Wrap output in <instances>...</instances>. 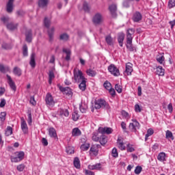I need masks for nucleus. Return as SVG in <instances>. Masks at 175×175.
I'll return each mask as SVG.
<instances>
[{
    "label": "nucleus",
    "mask_w": 175,
    "mask_h": 175,
    "mask_svg": "<svg viewBox=\"0 0 175 175\" xmlns=\"http://www.w3.org/2000/svg\"><path fill=\"white\" fill-rule=\"evenodd\" d=\"M73 79L74 82L79 84V83L85 80V77H84V74H83V72L80 70L79 68H75L73 70Z\"/></svg>",
    "instance_id": "1"
},
{
    "label": "nucleus",
    "mask_w": 175,
    "mask_h": 175,
    "mask_svg": "<svg viewBox=\"0 0 175 175\" xmlns=\"http://www.w3.org/2000/svg\"><path fill=\"white\" fill-rule=\"evenodd\" d=\"M1 21L6 25L7 28L10 31H15V29H17L18 27V23H14L13 22H9L10 18L9 17L3 16L1 18Z\"/></svg>",
    "instance_id": "2"
},
{
    "label": "nucleus",
    "mask_w": 175,
    "mask_h": 175,
    "mask_svg": "<svg viewBox=\"0 0 175 175\" xmlns=\"http://www.w3.org/2000/svg\"><path fill=\"white\" fill-rule=\"evenodd\" d=\"M94 107L96 109H102V108L109 109H110V105H109L105 100L98 99V100H95Z\"/></svg>",
    "instance_id": "3"
},
{
    "label": "nucleus",
    "mask_w": 175,
    "mask_h": 175,
    "mask_svg": "<svg viewBox=\"0 0 175 175\" xmlns=\"http://www.w3.org/2000/svg\"><path fill=\"white\" fill-rule=\"evenodd\" d=\"M45 102L46 106H49L50 107H54L55 105V101L54 100V98L51 95V93H47L45 96Z\"/></svg>",
    "instance_id": "4"
},
{
    "label": "nucleus",
    "mask_w": 175,
    "mask_h": 175,
    "mask_svg": "<svg viewBox=\"0 0 175 175\" xmlns=\"http://www.w3.org/2000/svg\"><path fill=\"white\" fill-rule=\"evenodd\" d=\"M129 128L131 132H137V129H140V123L136 120H132Z\"/></svg>",
    "instance_id": "5"
},
{
    "label": "nucleus",
    "mask_w": 175,
    "mask_h": 175,
    "mask_svg": "<svg viewBox=\"0 0 175 175\" xmlns=\"http://www.w3.org/2000/svg\"><path fill=\"white\" fill-rule=\"evenodd\" d=\"M92 21L94 24L99 25V24H102V23H103V16L102 15V14L97 12L93 16Z\"/></svg>",
    "instance_id": "6"
},
{
    "label": "nucleus",
    "mask_w": 175,
    "mask_h": 175,
    "mask_svg": "<svg viewBox=\"0 0 175 175\" xmlns=\"http://www.w3.org/2000/svg\"><path fill=\"white\" fill-rule=\"evenodd\" d=\"M108 70L109 72H111L113 76H115L118 77V76H120V70L117 68L116 65L114 64H111L110 66H108Z\"/></svg>",
    "instance_id": "7"
},
{
    "label": "nucleus",
    "mask_w": 175,
    "mask_h": 175,
    "mask_svg": "<svg viewBox=\"0 0 175 175\" xmlns=\"http://www.w3.org/2000/svg\"><path fill=\"white\" fill-rule=\"evenodd\" d=\"M21 128L22 131L25 135H27L28 133V125L27 124V122H25V120H24V118H21Z\"/></svg>",
    "instance_id": "8"
},
{
    "label": "nucleus",
    "mask_w": 175,
    "mask_h": 175,
    "mask_svg": "<svg viewBox=\"0 0 175 175\" xmlns=\"http://www.w3.org/2000/svg\"><path fill=\"white\" fill-rule=\"evenodd\" d=\"M142 18L143 16L142 15V13L139 12H135L132 17V20L134 23H139V21H142Z\"/></svg>",
    "instance_id": "9"
},
{
    "label": "nucleus",
    "mask_w": 175,
    "mask_h": 175,
    "mask_svg": "<svg viewBox=\"0 0 175 175\" xmlns=\"http://www.w3.org/2000/svg\"><path fill=\"white\" fill-rule=\"evenodd\" d=\"M132 72H133V64L130 62L126 64V70L124 72V75H126L127 76H131V75H132Z\"/></svg>",
    "instance_id": "10"
},
{
    "label": "nucleus",
    "mask_w": 175,
    "mask_h": 175,
    "mask_svg": "<svg viewBox=\"0 0 175 175\" xmlns=\"http://www.w3.org/2000/svg\"><path fill=\"white\" fill-rule=\"evenodd\" d=\"M117 145L118 149L121 151H125L126 150V147L125 146V144L124 143V140H122V137H119L117 139Z\"/></svg>",
    "instance_id": "11"
},
{
    "label": "nucleus",
    "mask_w": 175,
    "mask_h": 175,
    "mask_svg": "<svg viewBox=\"0 0 175 175\" xmlns=\"http://www.w3.org/2000/svg\"><path fill=\"white\" fill-rule=\"evenodd\" d=\"M98 133H101L102 135H105V133H107V135H110V133H113V129L109 127H99Z\"/></svg>",
    "instance_id": "12"
},
{
    "label": "nucleus",
    "mask_w": 175,
    "mask_h": 175,
    "mask_svg": "<svg viewBox=\"0 0 175 175\" xmlns=\"http://www.w3.org/2000/svg\"><path fill=\"white\" fill-rule=\"evenodd\" d=\"M7 78H8V83L10 87V88L12 90V91H14V92H16V90H17V88L16 87V83H14V81H13V79H12V77L7 75Z\"/></svg>",
    "instance_id": "13"
},
{
    "label": "nucleus",
    "mask_w": 175,
    "mask_h": 175,
    "mask_svg": "<svg viewBox=\"0 0 175 175\" xmlns=\"http://www.w3.org/2000/svg\"><path fill=\"white\" fill-rule=\"evenodd\" d=\"M125 39V34L124 33H119L118 34V42L120 47L124 46V40Z\"/></svg>",
    "instance_id": "14"
},
{
    "label": "nucleus",
    "mask_w": 175,
    "mask_h": 175,
    "mask_svg": "<svg viewBox=\"0 0 175 175\" xmlns=\"http://www.w3.org/2000/svg\"><path fill=\"white\" fill-rule=\"evenodd\" d=\"M109 9L111 16L117 17V5L116 4H112L109 5Z\"/></svg>",
    "instance_id": "15"
},
{
    "label": "nucleus",
    "mask_w": 175,
    "mask_h": 175,
    "mask_svg": "<svg viewBox=\"0 0 175 175\" xmlns=\"http://www.w3.org/2000/svg\"><path fill=\"white\" fill-rule=\"evenodd\" d=\"M13 3H14V0H8L6 5V10L8 13H12V12H13Z\"/></svg>",
    "instance_id": "16"
},
{
    "label": "nucleus",
    "mask_w": 175,
    "mask_h": 175,
    "mask_svg": "<svg viewBox=\"0 0 175 175\" xmlns=\"http://www.w3.org/2000/svg\"><path fill=\"white\" fill-rule=\"evenodd\" d=\"M135 33V29H129L126 31V40H133L132 35Z\"/></svg>",
    "instance_id": "17"
},
{
    "label": "nucleus",
    "mask_w": 175,
    "mask_h": 175,
    "mask_svg": "<svg viewBox=\"0 0 175 175\" xmlns=\"http://www.w3.org/2000/svg\"><path fill=\"white\" fill-rule=\"evenodd\" d=\"M88 169L90 170H103L102 168V164L100 163H96L95 165H89Z\"/></svg>",
    "instance_id": "18"
},
{
    "label": "nucleus",
    "mask_w": 175,
    "mask_h": 175,
    "mask_svg": "<svg viewBox=\"0 0 175 175\" xmlns=\"http://www.w3.org/2000/svg\"><path fill=\"white\" fill-rule=\"evenodd\" d=\"M36 57V54L35 53H32L30 56L29 65L31 66V68H35V66H36V62L35 61Z\"/></svg>",
    "instance_id": "19"
},
{
    "label": "nucleus",
    "mask_w": 175,
    "mask_h": 175,
    "mask_svg": "<svg viewBox=\"0 0 175 175\" xmlns=\"http://www.w3.org/2000/svg\"><path fill=\"white\" fill-rule=\"evenodd\" d=\"M63 53H65L66 54V61H70V57L72 55V51H70V49L64 48Z\"/></svg>",
    "instance_id": "20"
},
{
    "label": "nucleus",
    "mask_w": 175,
    "mask_h": 175,
    "mask_svg": "<svg viewBox=\"0 0 175 175\" xmlns=\"http://www.w3.org/2000/svg\"><path fill=\"white\" fill-rule=\"evenodd\" d=\"M79 88L81 91H85L87 89V79H84L79 82Z\"/></svg>",
    "instance_id": "21"
},
{
    "label": "nucleus",
    "mask_w": 175,
    "mask_h": 175,
    "mask_svg": "<svg viewBox=\"0 0 175 175\" xmlns=\"http://www.w3.org/2000/svg\"><path fill=\"white\" fill-rule=\"evenodd\" d=\"M90 154H93L94 157H96L99 154V150L95 145H93L90 148Z\"/></svg>",
    "instance_id": "22"
},
{
    "label": "nucleus",
    "mask_w": 175,
    "mask_h": 175,
    "mask_svg": "<svg viewBox=\"0 0 175 175\" xmlns=\"http://www.w3.org/2000/svg\"><path fill=\"white\" fill-rule=\"evenodd\" d=\"M163 53H159L156 59L159 64H161V65L165 62V56L163 55Z\"/></svg>",
    "instance_id": "23"
},
{
    "label": "nucleus",
    "mask_w": 175,
    "mask_h": 175,
    "mask_svg": "<svg viewBox=\"0 0 175 175\" xmlns=\"http://www.w3.org/2000/svg\"><path fill=\"white\" fill-rule=\"evenodd\" d=\"M59 116H60L62 118L68 117L69 116V111H68V109H60L59 110Z\"/></svg>",
    "instance_id": "24"
},
{
    "label": "nucleus",
    "mask_w": 175,
    "mask_h": 175,
    "mask_svg": "<svg viewBox=\"0 0 175 175\" xmlns=\"http://www.w3.org/2000/svg\"><path fill=\"white\" fill-rule=\"evenodd\" d=\"M98 142L101 146H106V143H107V137L102 134Z\"/></svg>",
    "instance_id": "25"
},
{
    "label": "nucleus",
    "mask_w": 175,
    "mask_h": 175,
    "mask_svg": "<svg viewBox=\"0 0 175 175\" xmlns=\"http://www.w3.org/2000/svg\"><path fill=\"white\" fill-rule=\"evenodd\" d=\"M26 41L28 43H31L32 42V30H27L26 32Z\"/></svg>",
    "instance_id": "26"
},
{
    "label": "nucleus",
    "mask_w": 175,
    "mask_h": 175,
    "mask_svg": "<svg viewBox=\"0 0 175 175\" xmlns=\"http://www.w3.org/2000/svg\"><path fill=\"white\" fill-rule=\"evenodd\" d=\"M49 135L51 137H57V131L53 127H51L49 129Z\"/></svg>",
    "instance_id": "27"
},
{
    "label": "nucleus",
    "mask_w": 175,
    "mask_h": 175,
    "mask_svg": "<svg viewBox=\"0 0 175 175\" xmlns=\"http://www.w3.org/2000/svg\"><path fill=\"white\" fill-rule=\"evenodd\" d=\"M54 31H55V29H54V27H51L50 29L48 30V35L50 42H52L53 39H54Z\"/></svg>",
    "instance_id": "28"
},
{
    "label": "nucleus",
    "mask_w": 175,
    "mask_h": 175,
    "mask_svg": "<svg viewBox=\"0 0 175 175\" xmlns=\"http://www.w3.org/2000/svg\"><path fill=\"white\" fill-rule=\"evenodd\" d=\"M157 75L159 76H165V69L162 66H159L157 68Z\"/></svg>",
    "instance_id": "29"
},
{
    "label": "nucleus",
    "mask_w": 175,
    "mask_h": 175,
    "mask_svg": "<svg viewBox=\"0 0 175 175\" xmlns=\"http://www.w3.org/2000/svg\"><path fill=\"white\" fill-rule=\"evenodd\" d=\"M126 49H128L129 51H135V47H133L132 44V40H126Z\"/></svg>",
    "instance_id": "30"
},
{
    "label": "nucleus",
    "mask_w": 175,
    "mask_h": 175,
    "mask_svg": "<svg viewBox=\"0 0 175 175\" xmlns=\"http://www.w3.org/2000/svg\"><path fill=\"white\" fill-rule=\"evenodd\" d=\"M86 73H87L88 76H90V77H95V76H96V71H95L92 69L87 70Z\"/></svg>",
    "instance_id": "31"
},
{
    "label": "nucleus",
    "mask_w": 175,
    "mask_h": 175,
    "mask_svg": "<svg viewBox=\"0 0 175 175\" xmlns=\"http://www.w3.org/2000/svg\"><path fill=\"white\" fill-rule=\"evenodd\" d=\"M47 3H49V0H39L38 1V6L40 8H44L47 6Z\"/></svg>",
    "instance_id": "32"
},
{
    "label": "nucleus",
    "mask_w": 175,
    "mask_h": 175,
    "mask_svg": "<svg viewBox=\"0 0 175 175\" xmlns=\"http://www.w3.org/2000/svg\"><path fill=\"white\" fill-rule=\"evenodd\" d=\"M59 40H63L64 42H67V40H69V35L66 33H62L59 36Z\"/></svg>",
    "instance_id": "33"
},
{
    "label": "nucleus",
    "mask_w": 175,
    "mask_h": 175,
    "mask_svg": "<svg viewBox=\"0 0 175 175\" xmlns=\"http://www.w3.org/2000/svg\"><path fill=\"white\" fill-rule=\"evenodd\" d=\"M166 158V154L165 152H160L157 157L158 161L163 162Z\"/></svg>",
    "instance_id": "34"
},
{
    "label": "nucleus",
    "mask_w": 175,
    "mask_h": 175,
    "mask_svg": "<svg viewBox=\"0 0 175 175\" xmlns=\"http://www.w3.org/2000/svg\"><path fill=\"white\" fill-rule=\"evenodd\" d=\"M105 42L109 46H113V38H111V36H107L105 37Z\"/></svg>",
    "instance_id": "35"
},
{
    "label": "nucleus",
    "mask_w": 175,
    "mask_h": 175,
    "mask_svg": "<svg viewBox=\"0 0 175 175\" xmlns=\"http://www.w3.org/2000/svg\"><path fill=\"white\" fill-rule=\"evenodd\" d=\"M72 136H80L81 135V131L79 128H75L72 133Z\"/></svg>",
    "instance_id": "36"
},
{
    "label": "nucleus",
    "mask_w": 175,
    "mask_h": 175,
    "mask_svg": "<svg viewBox=\"0 0 175 175\" xmlns=\"http://www.w3.org/2000/svg\"><path fill=\"white\" fill-rule=\"evenodd\" d=\"M74 166L77 169H80V159H79V157H75L74 159Z\"/></svg>",
    "instance_id": "37"
},
{
    "label": "nucleus",
    "mask_w": 175,
    "mask_h": 175,
    "mask_svg": "<svg viewBox=\"0 0 175 175\" xmlns=\"http://www.w3.org/2000/svg\"><path fill=\"white\" fill-rule=\"evenodd\" d=\"M154 135V130H152V129H149L147 131V133L145 135V140L146 142H147V139H148V137H150V136Z\"/></svg>",
    "instance_id": "38"
},
{
    "label": "nucleus",
    "mask_w": 175,
    "mask_h": 175,
    "mask_svg": "<svg viewBox=\"0 0 175 175\" xmlns=\"http://www.w3.org/2000/svg\"><path fill=\"white\" fill-rule=\"evenodd\" d=\"M13 72L16 76H21V69L18 67H14L13 70Z\"/></svg>",
    "instance_id": "39"
},
{
    "label": "nucleus",
    "mask_w": 175,
    "mask_h": 175,
    "mask_svg": "<svg viewBox=\"0 0 175 175\" xmlns=\"http://www.w3.org/2000/svg\"><path fill=\"white\" fill-rule=\"evenodd\" d=\"M166 139H171L172 140H174V137H173V133L170 131H167L165 133Z\"/></svg>",
    "instance_id": "40"
},
{
    "label": "nucleus",
    "mask_w": 175,
    "mask_h": 175,
    "mask_svg": "<svg viewBox=\"0 0 175 175\" xmlns=\"http://www.w3.org/2000/svg\"><path fill=\"white\" fill-rule=\"evenodd\" d=\"M23 57H28V46L27 44L23 45Z\"/></svg>",
    "instance_id": "41"
},
{
    "label": "nucleus",
    "mask_w": 175,
    "mask_h": 175,
    "mask_svg": "<svg viewBox=\"0 0 175 175\" xmlns=\"http://www.w3.org/2000/svg\"><path fill=\"white\" fill-rule=\"evenodd\" d=\"M12 133H13V129L11 126H8L5 133V136H10Z\"/></svg>",
    "instance_id": "42"
},
{
    "label": "nucleus",
    "mask_w": 175,
    "mask_h": 175,
    "mask_svg": "<svg viewBox=\"0 0 175 175\" xmlns=\"http://www.w3.org/2000/svg\"><path fill=\"white\" fill-rule=\"evenodd\" d=\"M126 151L127 152H133V151H135V148H133V145L128 144L126 145Z\"/></svg>",
    "instance_id": "43"
},
{
    "label": "nucleus",
    "mask_w": 175,
    "mask_h": 175,
    "mask_svg": "<svg viewBox=\"0 0 175 175\" xmlns=\"http://www.w3.org/2000/svg\"><path fill=\"white\" fill-rule=\"evenodd\" d=\"M44 24L46 28H50V25L51 24V21L49 18H47V17H45L44 19Z\"/></svg>",
    "instance_id": "44"
},
{
    "label": "nucleus",
    "mask_w": 175,
    "mask_h": 175,
    "mask_svg": "<svg viewBox=\"0 0 175 175\" xmlns=\"http://www.w3.org/2000/svg\"><path fill=\"white\" fill-rule=\"evenodd\" d=\"M0 72H1V73L9 72V67H5L3 64H0Z\"/></svg>",
    "instance_id": "45"
},
{
    "label": "nucleus",
    "mask_w": 175,
    "mask_h": 175,
    "mask_svg": "<svg viewBox=\"0 0 175 175\" xmlns=\"http://www.w3.org/2000/svg\"><path fill=\"white\" fill-rule=\"evenodd\" d=\"M66 152L69 154H75V148L73 146H68L66 148Z\"/></svg>",
    "instance_id": "46"
},
{
    "label": "nucleus",
    "mask_w": 175,
    "mask_h": 175,
    "mask_svg": "<svg viewBox=\"0 0 175 175\" xmlns=\"http://www.w3.org/2000/svg\"><path fill=\"white\" fill-rule=\"evenodd\" d=\"M104 88H105V90H107L108 91L111 88V83H110V82H109V81H106L104 84Z\"/></svg>",
    "instance_id": "47"
},
{
    "label": "nucleus",
    "mask_w": 175,
    "mask_h": 175,
    "mask_svg": "<svg viewBox=\"0 0 175 175\" xmlns=\"http://www.w3.org/2000/svg\"><path fill=\"white\" fill-rule=\"evenodd\" d=\"M72 118L73 121H77V120H79V118H80V116L79 115V113L75 111L72 113Z\"/></svg>",
    "instance_id": "48"
},
{
    "label": "nucleus",
    "mask_w": 175,
    "mask_h": 175,
    "mask_svg": "<svg viewBox=\"0 0 175 175\" xmlns=\"http://www.w3.org/2000/svg\"><path fill=\"white\" fill-rule=\"evenodd\" d=\"M111 155L113 158H118V151L116 148H113L111 152Z\"/></svg>",
    "instance_id": "49"
},
{
    "label": "nucleus",
    "mask_w": 175,
    "mask_h": 175,
    "mask_svg": "<svg viewBox=\"0 0 175 175\" xmlns=\"http://www.w3.org/2000/svg\"><path fill=\"white\" fill-rule=\"evenodd\" d=\"M90 148V144H84L81 146V150L82 151H87Z\"/></svg>",
    "instance_id": "50"
},
{
    "label": "nucleus",
    "mask_w": 175,
    "mask_h": 175,
    "mask_svg": "<svg viewBox=\"0 0 175 175\" xmlns=\"http://www.w3.org/2000/svg\"><path fill=\"white\" fill-rule=\"evenodd\" d=\"M25 155V153H24V152H19L17 154V158L19 159V161H23Z\"/></svg>",
    "instance_id": "51"
},
{
    "label": "nucleus",
    "mask_w": 175,
    "mask_h": 175,
    "mask_svg": "<svg viewBox=\"0 0 175 175\" xmlns=\"http://www.w3.org/2000/svg\"><path fill=\"white\" fill-rule=\"evenodd\" d=\"M115 90L117 91V92H118V94H121V92H122V86L116 84L115 85Z\"/></svg>",
    "instance_id": "52"
},
{
    "label": "nucleus",
    "mask_w": 175,
    "mask_h": 175,
    "mask_svg": "<svg viewBox=\"0 0 175 175\" xmlns=\"http://www.w3.org/2000/svg\"><path fill=\"white\" fill-rule=\"evenodd\" d=\"M80 111H81L82 113H87V109H88V107H87V105H81L80 106Z\"/></svg>",
    "instance_id": "53"
},
{
    "label": "nucleus",
    "mask_w": 175,
    "mask_h": 175,
    "mask_svg": "<svg viewBox=\"0 0 175 175\" xmlns=\"http://www.w3.org/2000/svg\"><path fill=\"white\" fill-rule=\"evenodd\" d=\"M174 6H175V0H170L168 2L169 9H172V8H174Z\"/></svg>",
    "instance_id": "54"
},
{
    "label": "nucleus",
    "mask_w": 175,
    "mask_h": 175,
    "mask_svg": "<svg viewBox=\"0 0 175 175\" xmlns=\"http://www.w3.org/2000/svg\"><path fill=\"white\" fill-rule=\"evenodd\" d=\"M142 170H143V168L141 166H137L135 170V174H140Z\"/></svg>",
    "instance_id": "55"
},
{
    "label": "nucleus",
    "mask_w": 175,
    "mask_h": 175,
    "mask_svg": "<svg viewBox=\"0 0 175 175\" xmlns=\"http://www.w3.org/2000/svg\"><path fill=\"white\" fill-rule=\"evenodd\" d=\"M83 10H85V12H90V5H88V2H84L83 3Z\"/></svg>",
    "instance_id": "56"
},
{
    "label": "nucleus",
    "mask_w": 175,
    "mask_h": 175,
    "mask_svg": "<svg viewBox=\"0 0 175 175\" xmlns=\"http://www.w3.org/2000/svg\"><path fill=\"white\" fill-rule=\"evenodd\" d=\"M59 90L62 92H66V91H69V90H70V88H69L68 87L66 88H64L61 85H59Z\"/></svg>",
    "instance_id": "57"
},
{
    "label": "nucleus",
    "mask_w": 175,
    "mask_h": 175,
    "mask_svg": "<svg viewBox=\"0 0 175 175\" xmlns=\"http://www.w3.org/2000/svg\"><path fill=\"white\" fill-rule=\"evenodd\" d=\"M27 117H28V119H29L27 122H28L29 125H31V124H32V114L31 113V112H28Z\"/></svg>",
    "instance_id": "58"
},
{
    "label": "nucleus",
    "mask_w": 175,
    "mask_h": 175,
    "mask_svg": "<svg viewBox=\"0 0 175 175\" xmlns=\"http://www.w3.org/2000/svg\"><path fill=\"white\" fill-rule=\"evenodd\" d=\"M121 114L123 117H124L127 120L129 119V113L126 111H122Z\"/></svg>",
    "instance_id": "59"
},
{
    "label": "nucleus",
    "mask_w": 175,
    "mask_h": 175,
    "mask_svg": "<svg viewBox=\"0 0 175 175\" xmlns=\"http://www.w3.org/2000/svg\"><path fill=\"white\" fill-rule=\"evenodd\" d=\"M6 119V112H1L0 115L1 121H5Z\"/></svg>",
    "instance_id": "60"
},
{
    "label": "nucleus",
    "mask_w": 175,
    "mask_h": 175,
    "mask_svg": "<svg viewBox=\"0 0 175 175\" xmlns=\"http://www.w3.org/2000/svg\"><path fill=\"white\" fill-rule=\"evenodd\" d=\"M16 169L18 170V172H23V170L25 169V165H24V164H21L17 166Z\"/></svg>",
    "instance_id": "61"
},
{
    "label": "nucleus",
    "mask_w": 175,
    "mask_h": 175,
    "mask_svg": "<svg viewBox=\"0 0 175 175\" xmlns=\"http://www.w3.org/2000/svg\"><path fill=\"white\" fill-rule=\"evenodd\" d=\"M30 103L33 106H36V100H35V96H33L30 98Z\"/></svg>",
    "instance_id": "62"
},
{
    "label": "nucleus",
    "mask_w": 175,
    "mask_h": 175,
    "mask_svg": "<svg viewBox=\"0 0 175 175\" xmlns=\"http://www.w3.org/2000/svg\"><path fill=\"white\" fill-rule=\"evenodd\" d=\"M2 49H3V50H9L10 49V45L6 44V43H3L1 45Z\"/></svg>",
    "instance_id": "63"
},
{
    "label": "nucleus",
    "mask_w": 175,
    "mask_h": 175,
    "mask_svg": "<svg viewBox=\"0 0 175 175\" xmlns=\"http://www.w3.org/2000/svg\"><path fill=\"white\" fill-rule=\"evenodd\" d=\"M85 175H95V173H94V172L86 170H85Z\"/></svg>",
    "instance_id": "64"
}]
</instances>
